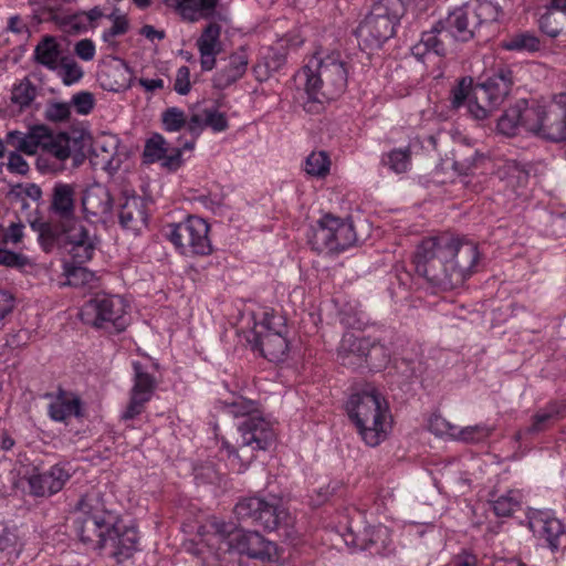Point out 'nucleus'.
Returning <instances> with one entry per match:
<instances>
[{"instance_id":"25","label":"nucleus","mask_w":566,"mask_h":566,"mask_svg":"<svg viewBox=\"0 0 566 566\" xmlns=\"http://www.w3.org/2000/svg\"><path fill=\"white\" fill-rule=\"evenodd\" d=\"M382 350L384 347L376 345L370 338L358 336L354 333H346L340 343L339 357L343 359V364L346 365V359L350 358V356H355L358 359L364 357L373 359L374 354Z\"/></svg>"},{"instance_id":"1","label":"nucleus","mask_w":566,"mask_h":566,"mask_svg":"<svg viewBox=\"0 0 566 566\" xmlns=\"http://www.w3.org/2000/svg\"><path fill=\"white\" fill-rule=\"evenodd\" d=\"M480 252L472 241L459 240L450 234L423 239L417 247L412 268L417 277L427 283L449 280L465 281L478 272Z\"/></svg>"},{"instance_id":"24","label":"nucleus","mask_w":566,"mask_h":566,"mask_svg":"<svg viewBox=\"0 0 566 566\" xmlns=\"http://www.w3.org/2000/svg\"><path fill=\"white\" fill-rule=\"evenodd\" d=\"M132 73L129 66L122 59L106 65L98 73V82L103 90L108 92L125 91L130 86Z\"/></svg>"},{"instance_id":"19","label":"nucleus","mask_w":566,"mask_h":566,"mask_svg":"<svg viewBox=\"0 0 566 566\" xmlns=\"http://www.w3.org/2000/svg\"><path fill=\"white\" fill-rule=\"evenodd\" d=\"M72 468L57 463L43 473L29 478L30 491L35 496H48L60 492L71 478Z\"/></svg>"},{"instance_id":"43","label":"nucleus","mask_w":566,"mask_h":566,"mask_svg":"<svg viewBox=\"0 0 566 566\" xmlns=\"http://www.w3.org/2000/svg\"><path fill=\"white\" fill-rule=\"evenodd\" d=\"M472 80L462 77L458 84L450 92L451 106L454 109H459L463 106L468 108V104L471 99H474V95L470 97L472 91Z\"/></svg>"},{"instance_id":"38","label":"nucleus","mask_w":566,"mask_h":566,"mask_svg":"<svg viewBox=\"0 0 566 566\" xmlns=\"http://www.w3.org/2000/svg\"><path fill=\"white\" fill-rule=\"evenodd\" d=\"M539 27L548 36H558L566 29V12L548 9V11L542 15Z\"/></svg>"},{"instance_id":"51","label":"nucleus","mask_w":566,"mask_h":566,"mask_svg":"<svg viewBox=\"0 0 566 566\" xmlns=\"http://www.w3.org/2000/svg\"><path fill=\"white\" fill-rule=\"evenodd\" d=\"M428 428L437 436H450L455 439L457 427L451 424L439 415H433L429 419Z\"/></svg>"},{"instance_id":"4","label":"nucleus","mask_w":566,"mask_h":566,"mask_svg":"<svg viewBox=\"0 0 566 566\" xmlns=\"http://www.w3.org/2000/svg\"><path fill=\"white\" fill-rule=\"evenodd\" d=\"M198 532L200 535H210L209 542L214 541L219 544L218 549L220 551H234L263 563H273L280 559L277 545L259 532L237 530L232 523L214 517L202 525Z\"/></svg>"},{"instance_id":"17","label":"nucleus","mask_w":566,"mask_h":566,"mask_svg":"<svg viewBox=\"0 0 566 566\" xmlns=\"http://www.w3.org/2000/svg\"><path fill=\"white\" fill-rule=\"evenodd\" d=\"M117 216L123 230L138 234L147 227V202L140 196L124 192L118 201Z\"/></svg>"},{"instance_id":"50","label":"nucleus","mask_w":566,"mask_h":566,"mask_svg":"<svg viewBox=\"0 0 566 566\" xmlns=\"http://www.w3.org/2000/svg\"><path fill=\"white\" fill-rule=\"evenodd\" d=\"M63 274L66 276L67 283H71V280H78L80 283H91L95 280L94 273L82 264H69V262H64Z\"/></svg>"},{"instance_id":"59","label":"nucleus","mask_w":566,"mask_h":566,"mask_svg":"<svg viewBox=\"0 0 566 566\" xmlns=\"http://www.w3.org/2000/svg\"><path fill=\"white\" fill-rule=\"evenodd\" d=\"M206 123L207 127L213 132H224L228 128V119L223 113L216 109L206 108Z\"/></svg>"},{"instance_id":"7","label":"nucleus","mask_w":566,"mask_h":566,"mask_svg":"<svg viewBox=\"0 0 566 566\" xmlns=\"http://www.w3.org/2000/svg\"><path fill=\"white\" fill-rule=\"evenodd\" d=\"M514 85L513 71L502 63L485 71L474 86V99L468 104V113L478 120L488 118L510 95Z\"/></svg>"},{"instance_id":"23","label":"nucleus","mask_w":566,"mask_h":566,"mask_svg":"<svg viewBox=\"0 0 566 566\" xmlns=\"http://www.w3.org/2000/svg\"><path fill=\"white\" fill-rule=\"evenodd\" d=\"M534 109V104L530 105L526 99L516 102L515 105L507 108L497 120V129L505 136H514L520 128L528 132V111Z\"/></svg>"},{"instance_id":"5","label":"nucleus","mask_w":566,"mask_h":566,"mask_svg":"<svg viewBox=\"0 0 566 566\" xmlns=\"http://www.w3.org/2000/svg\"><path fill=\"white\" fill-rule=\"evenodd\" d=\"M346 409L368 446H378L385 439L388 406L376 388L368 386L360 392L352 395Z\"/></svg>"},{"instance_id":"18","label":"nucleus","mask_w":566,"mask_h":566,"mask_svg":"<svg viewBox=\"0 0 566 566\" xmlns=\"http://www.w3.org/2000/svg\"><path fill=\"white\" fill-rule=\"evenodd\" d=\"M133 367L135 371L134 386L127 408L122 416L125 420L134 419L145 410V405L150 400L156 387L155 378L143 370L140 363H134Z\"/></svg>"},{"instance_id":"57","label":"nucleus","mask_w":566,"mask_h":566,"mask_svg":"<svg viewBox=\"0 0 566 566\" xmlns=\"http://www.w3.org/2000/svg\"><path fill=\"white\" fill-rule=\"evenodd\" d=\"M56 231L48 223H42L39 229V242L45 252H50L56 244Z\"/></svg>"},{"instance_id":"16","label":"nucleus","mask_w":566,"mask_h":566,"mask_svg":"<svg viewBox=\"0 0 566 566\" xmlns=\"http://www.w3.org/2000/svg\"><path fill=\"white\" fill-rule=\"evenodd\" d=\"M113 205L109 190L99 184L86 188L82 196L84 217L91 223L106 224L113 220Z\"/></svg>"},{"instance_id":"48","label":"nucleus","mask_w":566,"mask_h":566,"mask_svg":"<svg viewBox=\"0 0 566 566\" xmlns=\"http://www.w3.org/2000/svg\"><path fill=\"white\" fill-rule=\"evenodd\" d=\"M492 432V428L485 424L469 426L461 430H457V440L463 442H479L488 438Z\"/></svg>"},{"instance_id":"54","label":"nucleus","mask_w":566,"mask_h":566,"mask_svg":"<svg viewBox=\"0 0 566 566\" xmlns=\"http://www.w3.org/2000/svg\"><path fill=\"white\" fill-rule=\"evenodd\" d=\"M29 263L27 256L7 249L0 248V264L8 268L22 269Z\"/></svg>"},{"instance_id":"22","label":"nucleus","mask_w":566,"mask_h":566,"mask_svg":"<svg viewBox=\"0 0 566 566\" xmlns=\"http://www.w3.org/2000/svg\"><path fill=\"white\" fill-rule=\"evenodd\" d=\"M530 528L538 537L545 539L552 551L558 549L560 538L565 535L563 523L547 513H538L531 517Z\"/></svg>"},{"instance_id":"53","label":"nucleus","mask_w":566,"mask_h":566,"mask_svg":"<svg viewBox=\"0 0 566 566\" xmlns=\"http://www.w3.org/2000/svg\"><path fill=\"white\" fill-rule=\"evenodd\" d=\"M65 238L71 247L93 241L88 234V230L81 223H75L65 230Z\"/></svg>"},{"instance_id":"8","label":"nucleus","mask_w":566,"mask_h":566,"mask_svg":"<svg viewBox=\"0 0 566 566\" xmlns=\"http://www.w3.org/2000/svg\"><path fill=\"white\" fill-rule=\"evenodd\" d=\"M253 326L248 340L270 361L285 358L289 344L286 340V318L273 308H263L252 313Z\"/></svg>"},{"instance_id":"14","label":"nucleus","mask_w":566,"mask_h":566,"mask_svg":"<svg viewBox=\"0 0 566 566\" xmlns=\"http://www.w3.org/2000/svg\"><path fill=\"white\" fill-rule=\"evenodd\" d=\"M126 307L119 295L96 294L84 304L81 314L85 323L96 328L119 333L127 326Z\"/></svg>"},{"instance_id":"15","label":"nucleus","mask_w":566,"mask_h":566,"mask_svg":"<svg viewBox=\"0 0 566 566\" xmlns=\"http://www.w3.org/2000/svg\"><path fill=\"white\" fill-rule=\"evenodd\" d=\"M102 547V552L122 563L130 558L137 551L138 532L133 525H126L116 518L111 526Z\"/></svg>"},{"instance_id":"61","label":"nucleus","mask_w":566,"mask_h":566,"mask_svg":"<svg viewBox=\"0 0 566 566\" xmlns=\"http://www.w3.org/2000/svg\"><path fill=\"white\" fill-rule=\"evenodd\" d=\"M7 168L10 172L24 176L29 172V165L24 158L17 151H11L8 156Z\"/></svg>"},{"instance_id":"41","label":"nucleus","mask_w":566,"mask_h":566,"mask_svg":"<svg viewBox=\"0 0 566 566\" xmlns=\"http://www.w3.org/2000/svg\"><path fill=\"white\" fill-rule=\"evenodd\" d=\"M170 144L160 135L154 134L145 144L144 158L146 163L159 161L167 151Z\"/></svg>"},{"instance_id":"37","label":"nucleus","mask_w":566,"mask_h":566,"mask_svg":"<svg viewBox=\"0 0 566 566\" xmlns=\"http://www.w3.org/2000/svg\"><path fill=\"white\" fill-rule=\"evenodd\" d=\"M381 163L396 174L406 172L411 164V151L409 147L392 149L382 156Z\"/></svg>"},{"instance_id":"64","label":"nucleus","mask_w":566,"mask_h":566,"mask_svg":"<svg viewBox=\"0 0 566 566\" xmlns=\"http://www.w3.org/2000/svg\"><path fill=\"white\" fill-rule=\"evenodd\" d=\"M74 52L80 59L91 61L95 55V45L92 40L83 39L75 44Z\"/></svg>"},{"instance_id":"40","label":"nucleus","mask_w":566,"mask_h":566,"mask_svg":"<svg viewBox=\"0 0 566 566\" xmlns=\"http://www.w3.org/2000/svg\"><path fill=\"white\" fill-rule=\"evenodd\" d=\"M521 507V494L517 491H509L506 494L492 501V509L496 516L509 517Z\"/></svg>"},{"instance_id":"42","label":"nucleus","mask_w":566,"mask_h":566,"mask_svg":"<svg viewBox=\"0 0 566 566\" xmlns=\"http://www.w3.org/2000/svg\"><path fill=\"white\" fill-rule=\"evenodd\" d=\"M503 48L509 51L534 52L539 49V40L531 33H520L504 41Z\"/></svg>"},{"instance_id":"31","label":"nucleus","mask_w":566,"mask_h":566,"mask_svg":"<svg viewBox=\"0 0 566 566\" xmlns=\"http://www.w3.org/2000/svg\"><path fill=\"white\" fill-rule=\"evenodd\" d=\"M448 35L446 30L439 29L438 25L433 27L432 30L428 32H423L420 42L412 48L413 55L420 57L426 52L432 51L439 56H444L447 54V48L443 36L447 38Z\"/></svg>"},{"instance_id":"6","label":"nucleus","mask_w":566,"mask_h":566,"mask_svg":"<svg viewBox=\"0 0 566 566\" xmlns=\"http://www.w3.org/2000/svg\"><path fill=\"white\" fill-rule=\"evenodd\" d=\"M74 530L81 542L102 549L104 541L116 516L106 509L103 495L93 490L82 496L76 506Z\"/></svg>"},{"instance_id":"45","label":"nucleus","mask_w":566,"mask_h":566,"mask_svg":"<svg viewBox=\"0 0 566 566\" xmlns=\"http://www.w3.org/2000/svg\"><path fill=\"white\" fill-rule=\"evenodd\" d=\"M161 123L166 132H179L186 126L187 116L185 112L178 107H168L161 114Z\"/></svg>"},{"instance_id":"58","label":"nucleus","mask_w":566,"mask_h":566,"mask_svg":"<svg viewBox=\"0 0 566 566\" xmlns=\"http://www.w3.org/2000/svg\"><path fill=\"white\" fill-rule=\"evenodd\" d=\"M129 29L127 18H117L113 22V25L105 30L102 34V39L106 43H113L114 38L125 34Z\"/></svg>"},{"instance_id":"34","label":"nucleus","mask_w":566,"mask_h":566,"mask_svg":"<svg viewBox=\"0 0 566 566\" xmlns=\"http://www.w3.org/2000/svg\"><path fill=\"white\" fill-rule=\"evenodd\" d=\"M468 4L473 13V23H478L479 27L483 23L496 21L501 14V8L489 0H470Z\"/></svg>"},{"instance_id":"46","label":"nucleus","mask_w":566,"mask_h":566,"mask_svg":"<svg viewBox=\"0 0 566 566\" xmlns=\"http://www.w3.org/2000/svg\"><path fill=\"white\" fill-rule=\"evenodd\" d=\"M59 75L65 85H72L83 77L82 67L74 60L63 57L59 65Z\"/></svg>"},{"instance_id":"21","label":"nucleus","mask_w":566,"mask_h":566,"mask_svg":"<svg viewBox=\"0 0 566 566\" xmlns=\"http://www.w3.org/2000/svg\"><path fill=\"white\" fill-rule=\"evenodd\" d=\"M348 536L350 538H345L346 544L369 549L373 554L382 553L389 543V531L385 526H366L357 534L349 530Z\"/></svg>"},{"instance_id":"39","label":"nucleus","mask_w":566,"mask_h":566,"mask_svg":"<svg viewBox=\"0 0 566 566\" xmlns=\"http://www.w3.org/2000/svg\"><path fill=\"white\" fill-rule=\"evenodd\" d=\"M36 97V86L28 78L24 77L15 84L11 92V102L24 109L29 107Z\"/></svg>"},{"instance_id":"60","label":"nucleus","mask_w":566,"mask_h":566,"mask_svg":"<svg viewBox=\"0 0 566 566\" xmlns=\"http://www.w3.org/2000/svg\"><path fill=\"white\" fill-rule=\"evenodd\" d=\"M175 91L180 95H187L190 92V70L187 66L178 69L174 85Z\"/></svg>"},{"instance_id":"10","label":"nucleus","mask_w":566,"mask_h":566,"mask_svg":"<svg viewBox=\"0 0 566 566\" xmlns=\"http://www.w3.org/2000/svg\"><path fill=\"white\" fill-rule=\"evenodd\" d=\"M234 514L240 521H251L269 531L283 530L287 538L294 534V518L276 497H244L234 506Z\"/></svg>"},{"instance_id":"27","label":"nucleus","mask_w":566,"mask_h":566,"mask_svg":"<svg viewBox=\"0 0 566 566\" xmlns=\"http://www.w3.org/2000/svg\"><path fill=\"white\" fill-rule=\"evenodd\" d=\"M50 209L60 219H71L75 211L74 186L62 182L56 184L52 190Z\"/></svg>"},{"instance_id":"62","label":"nucleus","mask_w":566,"mask_h":566,"mask_svg":"<svg viewBox=\"0 0 566 566\" xmlns=\"http://www.w3.org/2000/svg\"><path fill=\"white\" fill-rule=\"evenodd\" d=\"M103 17H105V14L102 9L99 7H94L88 11L76 14L74 17L76 22L73 24V27L80 29V24L84 22H87V24L91 27H95V22Z\"/></svg>"},{"instance_id":"44","label":"nucleus","mask_w":566,"mask_h":566,"mask_svg":"<svg viewBox=\"0 0 566 566\" xmlns=\"http://www.w3.org/2000/svg\"><path fill=\"white\" fill-rule=\"evenodd\" d=\"M329 158L325 151L312 153L305 160V171L314 177H325L329 171Z\"/></svg>"},{"instance_id":"28","label":"nucleus","mask_w":566,"mask_h":566,"mask_svg":"<svg viewBox=\"0 0 566 566\" xmlns=\"http://www.w3.org/2000/svg\"><path fill=\"white\" fill-rule=\"evenodd\" d=\"M325 224H328L332 230L333 253L343 252L356 242L357 238L352 222L325 214Z\"/></svg>"},{"instance_id":"2","label":"nucleus","mask_w":566,"mask_h":566,"mask_svg":"<svg viewBox=\"0 0 566 566\" xmlns=\"http://www.w3.org/2000/svg\"><path fill=\"white\" fill-rule=\"evenodd\" d=\"M223 412L243 419L238 424L235 444L227 441L222 443L232 468L242 472L254 460L255 451L266 450L273 443L275 434L271 423L261 416L258 403L253 400L235 397L223 403Z\"/></svg>"},{"instance_id":"9","label":"nucleus","mask_w":566,"mask_h":566,"mask_svg":"<svg viewBox=\"0 0 566 566\" xmlns=\"http://www.w3.org/2000/svg\"><path fill=\"white\" fill-rule=\"evenodd\" d=\"M405 13L401 0H379L356 29V36L369 48H379L395 34V28Z\"/></svg>"},{"instance_id":"11","label":"nucleus","mask_w":566,"mask_h":566,"mask_svg":"<svg viewBox=\"0 0 566 566\" xmlns=\"http://www.w3.org/2000/svg\"><path fill=\"white\" fill-rule=\"evenodd\" d=\"M7 143L25 155H35L41 149L53 154L59 161H65L71 156V138L63 133L54 135L43 125L30 127L25 133L10 132Z\"/></svg>"},{"instance_id":"49","label":"nucleus","mask_w":566,"mask_h":566,"mask_svg":"<svg viewBox=\"0 0 566 566\" xmlns=\"http://www.w3.org/2000/svg\"><path fill=\"white\" fill-rule=\"evenodd\" d=\"M69 104L78 115H88L95 106V97L91 92L81 91L72 96Z\"/></svg>"},{"instance_id":"35","label":"nucleus","mask_w":566,"mask_h":566,"mask_svg":"<svg viewBox=\"0 0 566 566\" xmlns=\"http://www.w3.org/2000/svg\"><path fill=\"white\" fill-rule=\"evenodd\" d=\"M164 3L184 20L196 22L200 19H207L198 0H164Z\"/></svg>"},{"instance_id":"36","label":"nucleus","mask_w":566,"mask_h":566,"mask_svg":"<svg viewBox=\"0 0 566 566\" xmlns=\"http://www.w3.org/2000/svg\"><path fill=\"white\" fill-rule=\"evenodd\" d=\"M221 27L216 22H210L197 40V48L199 51L220 53L222 51V43L220 41Z\"/></svg>"},{"instance_id":"30","label":"nucleus","mask_w":566,"mask_h":566,"mask_svg":"<svg viewBox=\"0 0 566 566\" xmlns=\"http://www.w3.org/2000/svg\"><path fill=\"white\" fill-rule=\"evenodd\" d=\"M565 403L552 401L546 407L539 409L532 417L531 424L525 429V434H535L546 431L551 424L559 418L565 410Z\"/></svg>"},{"instance_id":"13","label":"nucleus","mask_w":566,"mask_h":566,"mask_svg":"<svg viewBox=\"0 0 566 566\" xmlns=\"http://www.w3.org/2000/svg\"><path fill=\"white\" fill-rule=\"evenodd\" d=\"M209 230L202 218L190 216L182 222L169 224L166 237L186 256L209 255L212 252Z\"/></svg>"},{"instance_id":"32","label":"nucleus","mask_w":566,"mask_h":566,"mask_svg":"<svg viewBox=\"0 0 566 566\" xmlns=\"http://www.w3.org/2000/svg\"><path fill=\"white\" fill-rule=\"evenodd\" d=\"M307 243L318 253H333L332 230L325 224V216L307 231Z\"/></svg>"},{"instance_id":"33","label":"nucleus","mask_w":566,"mask_h":566,"mask_svg":"<svg viewBox=\"0 0 566 566\" xmlns=\"http://www.w3.org/2000/svg\"><path fill=\"white\" fill-rule=\"evenodd\" d=\"M59 57V44L53 36H45L34 49V60L49 70H57Z\"/></svg>"},{"instance_id":"56","label":"nucleus","mask_w":566,"mask_h":566,"mask_svg":"<svg viewBox=\"0 0 566 566\" xmlns=\"http://www.w3.org/2000/svg\"><path fill=\"white\" fill-rule=\"evenodd\" d=\"M71 115V107L67 103L50 104L45 111V116L51 122L66 120Z\"/></svg>"},{"instance_id":"20","label":"nucleus","mask_w":566,"mask_h":566,"mask_svg":"<svg viewBox=\"0 0 566 566\" xmlns=\"http://www.w3.org/2000/svg\"><path fill=\"white\" fill-rule=\"evenodd\" d=\"M473 22V13L467 2L449 13L442 29L457 41L468 42L473 39L479 28V24Z\"/></svg>"},{"instance_id":"3","label":"nucleus","mask_w":566,"mask_h":566,"mask_svg":"<svg viewBox=\"0 0 566 566\" xmlns=\"http://www.w3.org/2000/svg\"><path fill=\"white\" fill-rule=\"evenodd\" d=\"M305 81L308 97L304 108L308 113H318L323 105L339 97L347 87L348 67L339 52L325 55L315 54L298 74Z\"/></svg>"},{"instance_id":"12","label":"nucleus","mask_w":566,"mask_h":566,"mask_svg":"<svg viewBox=\"0 0 566 566\" xmlns=\"http://www.w3.org/2000/svg\"><path fill=\"white\" fill-rule=\"evenodd\" d=\"M528 132L552 143L566 142V94H558L545 105L528 111Z\"/></svg>"},{"instance_id":"52","label":"nucleus","mask_w":566,"mask_h":566,"mask_svg":"<svg viewBox=\"0 0 566 566\" xmlns=\"http://www.w3.org/2000/svg\"><path fill=\"white\" fill-rule=\"evenodd\" d=\"M94 250V241L72 245L69 251L72 262H69V264H83L84 262L92 259Z\"/></svg>"},{"instance_id":"47","label":"nucleus","mask_w":566,"mask_h":566,"mask_svg":"<svg viewBox=\"0 0 566 566\" xmlns=\"http://www.w3.org/2000/svg\"><path fill=\"white\" fill-rule=\"evenodd\" d=\"M185 127H187L188 132L191 134L192 139L189 142H186L184 144V148L191 150L195 147L197 137L207 127L206 109H203L202 113H192L189 117H187V123H186Z\"/></svg>"},{"instance_id":"29","label":"nucleus","mask_w":566,"mask_h":566,"mask_svg":"<svg viewBox=\"0 0 566 566\" xmlns=\"http://www.w3.org/2000/svg\"><path fill=\"white\" fill-rule=\"evenodd\" d=\"M248 66V57L244 52H237L229 56L226 66L214 75V84L224 88L243 76Z\"/></svg>"},{"instance_id":"63","label":"nucleus","mask_w":566,"mask_h":566,"mask_svg":"<svg viewBox=\"0 0 566 566\" xmlns=\"http://www.w3.org/2000/svg\"><path fill=\"white\" fill-rule=\"evenodd\" d=\"M7 31L12 32L22 38H28L30 35L29 25L25 20L20 15H12L8 19Z\"/></svg>"},{"instance_id":"26","label":"nucleus","mask_w":566,"mask_h":566,"mask_svg":"<svg viewBox=\"0 0 566 566\" xmlns=\"http://www.w3.org/2000/svg\"><path fill=\"white\" fill-rule=\"evenodd\" d=\"M51 402L49 403V416L54 421H66L73 416L80 415V398L71 391L59 390L53 396L49 395Z\"/></svg>"},{"instance_id":"55","label":"nucleus","mask_w":566,"mask_h":566,"mask_svg":"<svg viewBox=\"0 0 566 566\" xmlns=\"http://www.w3.org/2000/svg\"><path fill=\"white\" fill-rule=\"evenodd\" d=\"M182 146L171 147L170 150L166 153V155L160 159L161 166L169 171H176L182 165Z\"/></svg>"}]
</instances>
